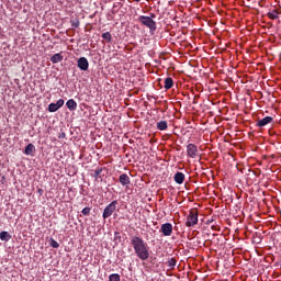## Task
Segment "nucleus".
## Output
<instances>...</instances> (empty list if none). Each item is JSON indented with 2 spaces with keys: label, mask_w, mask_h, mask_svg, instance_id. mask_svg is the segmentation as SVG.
I'll use <instances>...</instances> for the list:
<instances>
[{
  "label": "nucleus",
  "mask_w": 281,
  "mask_h": 281,
  "mask_svg": "<svg viewBox=\"0 0 281 281\" xmlns=\"http://www.w3.org/2000/svg\"><path fill=\"white\" fill-rule=\"evenodd\" d=\"M199 223V212L196 209H192L187 216L186 226L187 227H194Z\"/></svg>",
  "instance_id": "nucleus-3"
},
{
  "label": "nucleus",
  "mask_w": 281,
  "mask_h": 281,
  "mask_svg": "<svg viewBox=\"0 0 281 281\" xmlns=\"http://www.w3.org/2000/svg\"><path fill=\"white\" fill-rule=\"evenodd\" d=\"M100 175H102V168H98L94 170V173L92 175V177H94V179H100Z\"/></svg>",
  "instance_id": "nucleus-22"
},
{
  "label": "nucleus",
  "mask_w": 281,
  "mask_h": 281,
  "mask_svg": "<svg viewBox=\"0 0 281 281\" xmlns=\"http://www.w3.org/2000/svg\"><path fill=\"white\" fill-rule=\"evenodd\" d=\"M176 183H178V186H181V183H183V181H186V175H183V172L178 171L175 177H173Z\"/></svg>",
  "instance_id": "nucleus-11"
},
{
  "label": "nucleus",
  "mask_w": 281,
  "mask_h": 281,
  "mask_svg": "<svg viewBox=\"0 0 281 281\" xmlns=\"http://www.w3.org/2000/svg\"><path fill=\"white\" fill-rule=\"evenodd\" d=\"M138 21H139V23H142V25H145V27H148L149 32L157 31V22H155V20H153V18L140 15L138 18Z\"/></svg>",
  "instance_id": "nucleus-2"
},
{
  "label": "nucleus",
  "mask_w": 281,
  "mask_h": 281,
  "mask_svg": "<svg viewBox=\"0 0 281 281\" xmlns=\"http://www.w3.org/2000/svg\"><path fill=\"white\" fill-rule=\"evenodd\" d=\"M131 245L139 260H148L150 258V247H148V243L144 241V239L139 236H133L131 238Z\"/></svg>",
  "instance_id": "nucleus-1"
},
{
  "label": "nucleus",
  "mask_w": 281,
  "mask_h": 281,
  "mask_svg": "<svg viewBox=\"0 0 281 281\" xmlns=\"http://www.w3.org/2000/svg\"><path fill=\"white\" fill-rule=\"evenodd\" d=\"M271 122H273V117L266 116L257 122V126L262 128L263 126H267V124H271Z\"/></svg>",
  "instance_id": "nucleus-9"
},
{
  "label": "nucleus",
  "mask_w": 281,
  "mask_h": 281,
  "mask_svg": "<svg viewBox=\"0 0 281 281\" xmlns=\"http://www.w3.org/2000/svg\"><path fill=\"white\" fill-rule=\"evenodd\" d=\"M109 281H121L120 274L117 273L110 274Z\"/></svg>",
  "instance_id": "nucleus-23"
},
{
  "label": "nucleus",
  "mask_w": 281,
  "mask_h": 281,
  "mask_svg": "<svg viewBox=\"0 0 281 281\" xmlns=\"http://www.w3.org/2000/svg\"><path fill=\"white\" fill-rule=\"evenodd\" d=\"M64 104H65V100L63 99H59L56 103H50L48 105L49 113H56V111H58V109H61Z\"/></svg>",
  "instance_id": "nucleus-7"
},
{
  "label": "nucleus",
  "mask_w": 281,
  "mask_h": 281,
  "mask_svg": "<svg viewBox=\"0 0 281 281\" xmlns=\"http://www.w3.org/2000/svg\"><path fill=\"white\" fill-rule=\"evenodd\" d=\"M102 38L104 40V41H106L108 43H111V41H112V36H111V33H109V32H105V33H103L102 35Z\"/></svg>",
  "instance_id": "nucleus-19"
},
{
  "label": "nucleus",
  "mask_w": 281,
  "mask_h": 281,
  "mask_svg": "<svg viewBox=\"0 0 281 281\" xmlns=\"http://www.w3.org/2000/svg\"><path fill=\"white\" fill-rule=\"evenodd\" d=\"M187 155L188 157H190L191 159H196V157H199V147H196V145L190 143L187 146Z\"/></svg>",
  "instance_id": "nucleus-5"
},
{
  "label": "nucleus",
  "mask_w": 281,
  "mask_h": 281,
  "mask_svg": "<svg viewBox=\"0 0 281 281\" xmlns=\"http://www.w3.org/2000/svg\"><path fill=\"white\" fill-rule=\"evenodd\" d=\"M34 150H36V147L34 146V144H29L24 149V155H32Z\"/></svg>",
  "instance_id": "nucleus-16"
},
{
  "label": "nucleus",
  "mask_w": 281,
  "mask_h": 281,
  "mask_svg": "<svg viewBox=\"0 0 281 281\" xmlns=\"http://www.w3.org/2000/svg\"><path fill=\"white\" fill-rule=\"evenodd\" d=\"M159 232L162 236H172V225L170 223H165L160 226Z\"/></svg>",
  "instance_id": "nucleus-6"
},
{
  "label": "nucleus",
  "mask_w": 281,
  "mask_h": 281,
  "mask_svg": "<svg viewBox=\"0 0 281 281\" xmlns=\"http://www.w3.org/2000/svg\"><path fill=\"white\" fill-rule=\"evenodd\" d=\"M72 27H80V21L72 22Z\"/></svg>",
  "instance_id": "nucleus-26"
},
{
  "label": "nucleus",
  "mask_w": 281,
  "mask_h": 281,
  "mask_svg": "<svg viewBox=\"0 0 281 281\" xmlns=\"http://www.w3.org/2000/svg\"><path fill=\"white\" fill-rule=\"evenodd\" d=\"M168 267H170V269H175L177 267V259L175 258L169 259Z\"/></svg>",
  "instance_id": "nucleus-20"
},
{
  "label": "nucleus",
  "mask_w": 281,
  "mask_h": 281,
  "mask_svg": "<svg viewBox=\"0 0 281 281\" xmlns=\"http://www.w3.org/2000/svg\"><path fill=\"white\" fill-rule=\"evenodd\" d=\"M66 106L69 111H76V109H78V103L76 102V100L74 99H69L66 102Z\"/></svg>",
  "instance_id": "nucleus-12"
},
{
  "label": "nucleus",
  "mask_w": 281,
  "mask_h": 281,
  "mask_svg": "<svg viewBox=\"0 0 281 281\" xmlns=\"http://www.w3.org/2000/svg\"><path fill=\"white\" fill-rule=\"evenodd\" d=\"M81 214H83V216H89V214H91V207L86 206L82 211Z\"/></svg>",
  "instance_id": "nucleus-24"
},
{
  "label": "nucleus",
  "mask_w": 281,
  "mask_h": 281,
  "mask_svg": "<svg viewBox=\"0 0 281 281\" xmlns=\"http://www.w3.org/2000/svg\"><path fill=\"white\" fill-rule=\"evenodd\" d=\"M158 131H166L168 128V122L160 121L157 123Z\"/></svg>",
  "instance_id": "nucleus-18"
},
{
  "label": "nucleus",
  "mask_w": 281,
  "mask_h": 281,
  "mask_svg": "<svg viewBox=\"0 0 281 281\" xmlns=\"http://www.w3.org/2000/svg\"><path fill=\"white\" fill-rule=\"evenodd\" d=\"M172 87H175V81L172 80L171 77H168L165 79V89H172Z\"/></svg>",
  "instance_id": "nucleus-14"
},
{
  "label": "nucleus",
  "mask_w": 281,
  "mask_h": 281,
  "mask_svg": "<svg viewBox=\"0 0 281 281\" xmlns=\"http://www.w3.org/2000/svg\"><path fill=\"white\" fill-rule=\"evenodd\" d=\"M117 210V200L112 201L110 204L105 206L103 210V218H110V216H113V212Z\"/></svg>",
  "instance_id": "nucleus-4"
},
{
  "label": "nucleus",
  "mask_w": 281,
  "mask_h": 281,
  "mask_svg": "<svg viewBox=\"0 0 281 281\" xmlns=\"http://www.w3.org/2000/svg\"><path fill=\"white\" fill-rule=\"evenodd\" d=\"M10 238H12V235H10V233L2 231L0 233V239L4 240L5 243H8V240H10Z\"/></svg>",
  "instance_id": "nucleus-17"
},
{
  "label": "nucleus",
  "mask_w": 281,
  "mask_h": 281,
  "mask_svg": "<svg viewBox=\"0 0 281 281\" xmlns=\"http://www.w3.org/2000/svg\"><path fill=\"white\" fill-rule=\"evenodd\" d=\"M119 181L122 186H130L131 184V178L126 173H122L119 177Z\"/></svg>",
  "instance_id": "nucleus-10"
},
{
  "label": "nucleus",
  "mask_w": 281,
  "mask_h": 281,
  "mask_svg": "<svg viewBox=\"0 0 281 281\" xmlns=\"http://www.w3.org/2000/svg\"><path fill=\"white\" fill-rule=\"evenodd\" d=\"M49 245L53 247V249H58V247H60V244H58V241H56L54 238L50 239Z\"/></svg>",
  "instance_id": "nucleus-21"
},
{
  "label": "nucleus",
  "mask_w": 281,
  "mask_h": 281,
  "mask_svg": "<svg viewBox=\"0 0 281 281\" xmlns=\"http://www.w3.org/2000/svg\"><path fill=\"white\" fill-rule=\"evenodd\" d=\"M77 66L81 71H87L89 69V60L86 57H80L77 60Z\"/></svg>",
  "instance_id": "nucleus-8"
},
{
  "label": "nucleus",
  "mask_w": 281,
  "mask_h": 281,
  "mask_svg": "<svg viewBox=\"0 0 281 281\" xmlns=\"http://www.w3.org/2000/svg\"><path fill=\"white\" fill-rule=\"evenodd\" d=\"M280 16V11L277 9H273L272 11L268 12V18L271 19L272 21H276Z\"/></svg>",
  "instance_id": "nucleus-13"
},
{
  "label": "nucleus",
  "mask_w": 281,
  "mask_h": 281,
  "mask_svg": "<svg viewBox=\"0 0 281 281\" xmlns=\"http://www.w3.org/2000/svg\"><path fill=\"white\" fill-rule=\"evenodd\" d=\"M137 2H139L140 0H136Z\"/></svg>",
  "instance_id": "nucleus-28"
},
{
  "label": "nucleus",
  "mask_w": 281,
  "mask_h": 281,
  "mask_svg": "<svg viewBox=\"0 0 281 281\" xmlns=\"http://www.w3.org/2000/svg\"><path fill=\"white\" fill-rule=\"evenodd\" d=\"M114 240H116L119 243L122 240V235L120 234V232L114 233Z\"/></svg>",
  "instance_id": "nucleus-25"
},
{
  "label": "nucleus",
  "mask_w": 281,
  "mask_h": 281,
  "mask_svg": "<svg viewBox=\"0 0 281 281\" xmlns=\"http://www.w3.org/2000/svg\"><path fill=\"white\" fill-rule=\"evenodd\" d=\"M155 16H156L155 13H153V14H151V19H155Z\"/></svg>",
  "instance_id": "nucleus-27"
},
{
  "label": "nucleus",
  "mask_w": 281,
  "mask_h": 281,
  "mask_svg": "<svg viewBox=\"0 0 281 281\" xmlns=\"http://www.w3.org/2000/svg\"><path fill=\"white\" fill-rule=\"evenodd\" d=\"M61 60H63V55H60L59 53L50 57V63H53L54 65H56V63H61Z\"/></svg>",
  "instance_id": "nucleus-15"
}]
</instances>
